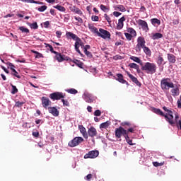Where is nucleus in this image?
I'll list each match as a JSON object with an SVG mask.
<instances>
[{"mask_svg":"<svg viewBox=\"0 0 181 181\" xmlns=\"http://www.w3.org/2000/svg\"><path fill=\"white\" fill-rule=\"evenodd\" d=\"M164 111H166L168 114H163V112L160 110V109H158L156 107H152L151 111L154 112V114H157V115H160L161 117H164L165 118V120L167 122L170 124V125H172L173 127L175 124V121H173V112L168 109L165 106L163 107Z\"/></svg>","mask_w":181,"mask_h":181,"instance_id":"obj_1","label":"nucleus"},{"mask_svg":"<svg viewBox=\"0 0 181 181\" xmlns=\"http://www.w3.org/2000/svg\"><path fill=\"white\" fill-rule=\"evenodd\" d=\"M156 64L155 63L146 62L142 64L141 70L147 74H155L156 73Z\"/></svg>","mask_w":181,"mask_h":181,"instance_id":"obj_2","label":"nucleus"},{"mask_svg":"<svg viewBox=\"0 0 181 181\" xmlns=\"http://www.w3.org/2000/svg\"><path fill=\"white\" fill-rule=\"evenodd\" d=\"M170 78H164L160 81L161 88L163 90H169L170 88H175V84L173 82H170Z\"/></svg>","mask_w":181,"mask_h":181,"instance_id":"obj_3","label":"nucleus"},{"mask_svg":"<svg viewBox=\"0 0 181 181\" xmlns=\"http://www.w3.org/2000/svg\"><path fill=\"white\" fill-rule=\"evenodd\" d=\"M82 98L86 103H88L89 104L94 103V101L97 100V97L88 92H84V93L82 95Z\"/></svg>","mask_w":181,"mask_h":181,"instance_id":"obj_4","label":"nucleus"},{"mask_svg":"<svg viewBox=\"0 0 181 181\" xmlns=\"http://www.w3.org/2000/svg\"><path fill=\"white\" fill-rule=\"evenodd\" d=\"M122 136L124 138H128V132L124 127H119L115 129V136L116 138H121Z\"/></svg>","mask_w":181,"mask_h":181,"instance_id":"obj_5","label":"nucleus"},{"mask_svg":"<svg viewBox=\"0 0 181 181\" xmlns=\"http://www.w3.org/2000/svg\"><path fill=\"white\" fill-rule=\"evenodd\" d=\"M83 141H84V139H83V137H80V136L75 137L74 139H72L68 143V145L71 148H74L78 145H80V144H81V142H83Z\"/></svg>","mask_w":181,"mask_h":181,"instance_id":"obj_6","label":"nucleus"},{"mask_svg":"<svg viewBox=\"0 0 181 181\" xmlns=\"http://www.w3.org/2000/svg\"><path fill=\"white\" fill-rule=\"evenodd\" d=\"M145 38L144 37H139L137 38V45H136V52H141L143 47H145Z\"/></svg>","mask_w":181,"mask_h":181,"instance_id":"obj_7","label":"nucleus"},{"mask_svg":"<svg viewBox=\"0 0 181 181\" xmlns=\"http://www.w3.org/2000/svg\"><path fill=\"white\" fill-rule=\"evenodd\" d=\"M136 23L139 25V26H141L144 32H149V27L148 26V23H146V21L141 19H139L136 21Z\"/></svg>","mask_w":181,"mask_h":181,"instance_id":"obj_8","label":"nucleus"},{"mask_svg":"<svg viewBox=\"0 0 181 181\" xmlns=\"http://www.w3.org/2000/svg\"><path fill=\"white\" fill-rule=\"evenodd\" d=\"M99 37H102V39H110L111 38V34L110 32L107 31V30H104L103 28L99 29V33L98 35Z\"/></svg>","mask_w":181,"mask_h":181,"instance_id":"obj_9","label":"nucleus"},{"mask_svg":"<svg viewBox=\"0 0 181 181\" xmlns=\"http://www.w3.org/2000/svg\"><path fill=\"white\" fill-rule=\"evenodd\" d=\"M100 155L98 151H90L84 156V159H95Z\"/></svg>","mask_w":181,"mask_h":181,"instance_id":"obj_10","label":"nucleus"},{"mask_svg":"<svg viewBox=\"0 0 181 181\" xmlns=\"http://www.w3.org/2000/svg\"><path fill=\"white\" fill-rule=\"evenodd\" d=\"M49 98L51 100H53V101H55V100H62V98H64V95H63V93L62 92H54L49 95Z\"/></svg>","mask_w":181,"mask_h":181,"instance_id":"obj_11","label":"nucleus"},{"mask_svg":"<svg viewBox=\"0 0 181 181\" xmlns=\"http://www.w3.org/2000/svg\"><path fill=\"white\" fill-rule=\"evenodd\" d=\"M80 46H83V42H81V39L75 42L74 47L76 52L80 54L81 57H84V54H83V53H81L80 51Z\"/></svg>","mask_w":181,"mask_h":181,"instance_id":"obj_12","label":"nucleus"},{"mask_svg":"<svg viewBox=\"0 0 181 181\" xmlns=\"http://www.w3.org/2000/svg\"><path fill=\"white\" fill-rule=\"evenodd\" d=\"M126 74L129 77L130 80H132V81L133 83H135L138 86V87H141V86H142L141 82H139V81H138V78H136V77L134 76V75L131 74L128 71H126Z\"/></svg>","mask_w":181,"mask_h":181,"instance_id":"obj_13","label":"nucleus"},{"mask_svg":"<svg viewBox=\"0 0 181 181\" xmlns=\"http://www.w3.org/2000/svg\"><path fill=\"white\" fill-rule=\"evenodd\" d=\"M48 111L49 114L53 115V117H59V112L56 107H49Z\"/></svg>","mask_w":181,"mask_h":181,"instance_id":"obj_14","label":"nucleus"},{"mask_svg":"<svg viewBox=\"0 0 181 181\" xmlns=\"http://www.w3.org/2000/svg\"><path fill=\"white\" fill-rule=\"evenodd\" d=\"M66 36L68 37V39H73L75 40V42L79 41L81 40L78 36L71 32H66Z\"/></svg>","mask_w":181,"mask_h":181,"instance_id":"obj_15","label":"nucleus"},{"mask_svg":"<svg viewBox=\"0 0 181 181\" xmlns=\"http://www.w3.org/2000/svg\"><path fill=\"white\" fill-rule=\"evenodd\" d=\"M116 76L117 77L116 80H117L119 83H122V84H127V86L129 85V83H128V81L124 79V75H122V74H117Z\"/></svg>","mask_w":181,"mask_h":181,"instance_id":"obj_16","label":"nucleus"},{"mask_svg":"<svg viewBox=\"0 0 181 181\" xmlns=\"http://www.w3.org/2000/svg\"><path fill=\"white\" fill-rule=\"evenodd\" d=\"M42 106L44 107V108H47V107L49 105H50V104H52V102L50 101V100L48 98L42 97Z\"/></svg>","mask_w":181,"mask_h":181,"instance_id":"obj_17","label":"nucleus"},{"mask_svg":"<svg viewBox=\"0 0 181 181\" xmlns=\"http://www.w3.org/2000/svg\"><path fill=\"white\" fill-rule=\"evenodd\" d=\"M88 134L91 138H94V136H97V129H95L94 127H90L88 130Z\"/></svg>","mask_w":181,"mask_h":181,"instance_id":"obj_18","label":"nucleus"},{"mask_svg":"<svg viewBox=\"0 0 181 181\" xmlns=\"http://www.w3.org/2000/svg\"><path fill=\"white\" fill-rule=\"evenodd\" d=\"M56 54V58H57V60L59 62H64V60H69V57L59 53V52H57Z\"/></svg>","mask_w":181,"mask_h":181,"instance_id":"obj_19","label":"nucleus"},{"mask_svg":"<svg viewBox=\"0 0 181 181\" xmlns=\"http://www.w3.org/2000/svg\"><path fill=\"white\" fill-rule=\"evenodd\" d=\"M167 59L170 64H175L176 63V56L173 54H168Z\"/></svg>","mask_w":181,"mask_h":181,"instance_id":"obj_20","label":"nucleus"},{"mask_svg":"<svg viewBox=\"0 0 181 181\" xmlns=\"http://www.w3.org/2000/svg\"><path fill=\"white\" fill-rule=\"evenodd\" d=\"M124 22H125V17H122L118 20V23L117 25V29L121 30L124 28Z\"/></svg>","mask_w":181,"mask_h":181,"instance_id":"obj_21","label":"nucleus"},{"mask_svg":"<svg viewBox=\"0 0 181 181\" xmlns=\"http://www.w3.org/2000/svg\"><path fill=\"white\" fill-rule=\"evenodd\" d=\"M173 88L170 90V93H171L173 97H177L179 95V94H180L179 87H177V86L175 87L174 86V88Z\"/></svg>","mask_w":181,"mask_h":181,"instance_id":"obj_22","label":"nucleus"},{"mask_svg":"<svg viewBox=\"0 0 181 181\" xmlns=\"http://www.w3.org/2000/svg\"><path fill=\"white\" fill-rule=\"evenodd\" d=\"M78 129H79L81 134H82L83 138L87 139V138H88V134H87V131L86 130L84 127L83 125H79L78 126Z\"/></svg>","mask_w":181,"mask_h":181,"instance_id":"obj_23","label":"nucleus"},{"mask_svg":"<svg viewBox=\"0 0 181 181\" xmlns=\"http://www.w3.org/2000/svg\"><path fill=\"white\" fill-rule=\"evenodd\" d=\"M162 37H163V35L160 33H153L151 36V39H153V40H158L159 39H162Z\"/></svg>","mask_w":181,"mask_h":181,"instance_id":"obj_24","label":"nucleus"},{"mask_svg":"<svg viewBox=\"0 0 181 181\" xmlns=\"http://www.w3.org/2000/svg\"><path fill=\"white\" fill-rule=\"evenodd\" d=\"M115 11H119L120 12H125L127 9L125 8V6L124 5H117L115 6Z\"/></svg>","mask_w":181,"mask_h":181,"instance_id":"obj_25","label":"nucleus"},{"mask_svg":"<svg viewBox=\"0 0 181 181\" xmlns=\"http://www.w3.org/2000/svg\"><path fill=\"white\" fill-rule=\"evenodd\" d=\"M151 22L153 26H156V25L157 26H159L160 25V20L158 18H151Z\"/></svg>","mask_w":181,"mask_h":181,"instance_id":"obj_26","label":"nucleus"},{"mask_svg":"<svg viewBox=\"0 0 181 181\" xmlns=\"http://www.w3.org/2000/svg\"><path fill=\"white\" fill-rule=\"evenodd\" d=\"M130 59L132 60L133 62H135V63H138L139 64H140V66H142L143 63L142 61L137 57H131Z\"/></svg>","mask_w":181,"mask_h":181,"instance_id":"obj_27","label":"nucleus"},{"mask_svg":"<svg viewBox=\"0 0 181 181\" xmlns=\"http://www.w3.org/2000/svg\"><path fill=\"white\" fill-rule=\"evenodd\" d=\"M71 11L72 12H75V13H77V15H80V16H81V15H83V11H81V10H80V8L76 7V6H74Z\"/></svg>","mask_w":181,"mask_h":181,"instance_id":"obj_28","label":"nucleus"},{"mask_svg":"<svg viewBox=\"0 0 181 181\" xmlns=\"http://www.w3.org/2000/svg\"><path fill=\"white\" fill-rule=\"evenodd\" d=\"M53 8H54V9H57V11H59V12H66V8L63 6L58 4L57 6H54Z\"/></svg>","mask_w":181,"mask_h":181,"instance_id":"obj_29","label":"nucleus"},{"mask_svg":"<svg viewBox=\"0 0 181 181\" xmlns=\"http://www.w3.org/2000/svg\"><path fill=\"white\" fill-rule=\"evenodd\" d=\"M127 32L132 36H136V31H135V30L132 28H127Z\"/></svg>","mask_w":181,"mask_h":181,"instance_id":"obj_30","label":"nucleus"},{"mask_svg":"<svg viewBox=\"0 0 181 181\" xmlns=\"http://www.w3.org/2000/svg\"><path fill=\"white\" fill-rule=\"evenodd\" d=\"M28 26H30V28L31 29H35V30H36V29H38V28H39V25H37V22H35V23H28Z\"/></svg>","mask_w":181,"mask_h":181,"instance_id":"obj_31","label":"nucleus"},{"mask_svg":"<svg viewBox=\"0 0 181 181\" xmlns=\"http://www.w3.org/2000/svg\"><path fill=\"white\" fill-rule=\"evenodd\" d=\"M111 124V122L110 121H107L105 122H103L100 124V128H108V127H110V125Z\"/></svg>","mask_w":181,"mask_h":181,"instance_id":"obj_32","label":"nucleus"},{"mask_svg":"<svg viewBox=\"0 0 181 181\" xmlns=\"http://www.w3.org/2000/svg\"><path fill=\"white\" fill-rule=\"evenodd\" d=\"M66 93H69V94H74V95H76L77 94V93H78V91L75 88L66 89Z\"/></svg>","mask_w":181,"mask_h":181,"instance_id":"obj_33","label":"nucleus"},{"mask_svg":"<svg viewBox=\"0 0 181 181\" xmlns=\"http://www.w3.org/2000/svg\"><path fill=\"white\" fill-rule=\"evenodd\" d=\"M156 63L158 66H162V63H163V57H162L161 56H158Z\"/></svg>","mask_w":181,"mask_h":181,"instance_id":"obj_34","label":"nucleus"},{"mask_svg":"<svg viewBox=\"0 0 181 181\" xmlns=\"http://www.w3.org/2000/svg\"><path fill=\"white\" fill-rule=\"evenodd\" d=\"M11 94L15 95L18 93V88H16L13 84L11 83Z\"/></svg>","mask_w":181,"mask_h":181,"instance_id":"obj_35","label":"nucleus"},{"mask_svg":"<svg viewBox=\"0 0 181 181\" xmlns=\"http://www.w3.org/2000/svg\"><path fill=\"white\" fill-rule=\"evenodd\" d=\"M19 30H21L23 33H29L30 30L29 29L25 28L24 26L19 27Z\"/></svg>","mask_w":181,"mask_h":181,"instance_id":"obj_36","label":"nucleus"},{"mask_svg":"<svg viewBox=\"0 0 181 181\" xmlns=\"http://www.w3.org/2000/svg\"><path fill=\"white\" fill-rule=\"evenodd\" d=\"M11 71V74L12 76H14V77H17V78H21V75H19V73H18V71H16L15 69H13Z\"/></svg>","mask_w":181,"mask_h":181,"instance_id":"obj_37","label":"nucleus"},{"mask_svg":"<svg viewBox=\"0 0 181 181\" xmlns=\"http://www.w3.org/2000/svg\"><path fill=\"white\" fill-rule=\"evenodd\" d=\"M46 9H47V6H41L37 8V11H38L39 12H45Z\"/></svg>","mask_w":181,"mask_h":181,"instance_id":"obj_38","label":"nucleus"},{"mask_svg":"<svg viewBox=\"0 0 181 181\" xmlns=\"http://www.w3.org/2000/svg\"><path fill=\"white\" fill-rule=\"evenodd\" d=\"M46 47H49V51L51 52V53H54V54H57V52L54 51V49H53V47L51 45L47 44Z\"/></svg>","mask_w":181,"mask_h":181,"instance_id":"obj_39","label":"nucleus"},{"mask_svg":"<svg viewBox=\"0 0 181 181\" xmlns=\"http://www.w3.org/2000/svg\"><path fill=\"white\" fill-rule=\"evenodd\" d=\"M33 53L36 54V56H35L36 59H40V58L43 57V54H40V52H39L37 51H33Z\"/></svg>","mask_w":181,"mask_h":181,"instance_id":"obj_40","label":"nucleus"},{"mask_svg":"<svg viewBox=\"0 0 181 181\" xmlns=\"http://www.w3.org/2000/svg\"><path fill=\"white\" fill-rule=\"evenodd\" d=\"M129 67H130L131 69H134L135 70H136L139 67V65H138L135 63H130L129 64Z\"/></svg>","mask_w":181,"mask_h":181,"instance_id":"obj_41","label":"nucleus"},{"mask_svg":"<svg viewBox=\"0 0 181 181\" xmlns=\"http://www.w3.org/2000/svg\"><path fill=\"white\" fill-rule=\"evenodd\" d=\"M142 49H144V52L146 53V54H151V49L149 47H146V45L143 47Z\"/></svg>","mask_w":181,"mask_h":181,"instance_id":"obj_42","label":"nucleus"},{"mask_svg":"<svg viewBox=\"0 0 181 181\" xmlns=\"http://www.w3.org/2000/svg\"><path fill=\"white\" fill-rule=\"evenodd\" d=\"M100 9L101 11H103V12H107L108 11H110V8H108L106 6H105L104 4H101L100 5Z\"/></svg>","mask_w":181,"mask_h":181,"instance_id":"obj_43","label":"nucleus"},{"mask_svg":"<svg viewBox=\"0 0 181 181\" xmlns=\"http://www.w3.org/2000/svg\"><path fill=\"white\" fill-rule=\"evenodd\" d=\"M83 52L85 53V54L87 56V57H88L89 59H93V54H91L90 52V51L88 50H85L83 51Z\"/></svg>","mask_w":181,"mask_h":181,"instance_id":"obj_44","label":"nucleus"},{"mask_svg":"<svg viewBox=\"0 0 181 181\" xmlns=\"http://www.w3.org/2000/svg\"><path fill=\"white\" fill-rule=\"evenodd\" d=\"M125 138V139H126V141L127 142V144H129V145H135V144H133L132 143V140H131L130 139H129V135H127V137H124Z\"/></svg>","mask_w":181,"mask_h":181,"instance_id":"obj_45","label":"nucleus"},{"mask_svg":"<svg viewBox=\"0 0 181 181\" xmlns=\"http://www.w3.org/2000/svg\"><path fill=\"white\" fill-rule=\"evenodd\" d=\"M124 35L126 36V38L127 40L130 41L132 40V35L128 33H124Z\"/></svg>","mask_w":181,"mask_h":181,"instance_id":"obj_46","label":"nucleus"},{"mask_svg":"<svg viewBox=\"0 0 181 181\" xmlns=\"http://www.w3.org/2000/svg\"><path fill=\"white\" fill-rule=\"evenodd\" d=\"M91 21H93V22H98V21H100V18L97 16H92Z\"/></svg>","mask_w":181,"mask_h":181,"instance_id":"obj_47","label":"nucleus"},{"mask_svg":"<svg viewBox=\"0 0 181 181\" xmlns=\"http://www.w3.org/2000/svg\"><path fill=\"white\" fill-rule=\"evenodd\" d=\"M104 18H105L107 22H108V23H111V18H110V16L107 15V13L104 14Z\"/></svg>","mask_w":181,"mask_h":181,"instance_id":"obj_48","label":"nucleus"},{"mask_svg":"<svg viewBox=\"0 0 181 181\" xmlns=\"http://www.w3.org/2000/svg\"><path fill=\"white\" fill-rule=\"evenodd\" d=\"M95 117H100L101 115V111L100 110H97L94 112Z\"/></svg>","mask_w":181,"mask_h":181,"instance_id":"obj_49","label":"nucleus"},{"mask_svg":"<svg viewBox=\"0 0 181 181\" xmlns=\"http://www.w3.org/2000/svg\"><path fill=\"white\" fill-rule=\"evenodd\" d=\"M43 25H44V28H45V29H49V26L50 25V22L45 21L43 23Z\"/></svg>","mask_w":181,"mask_h":181,"instance_id":"obj_50","label":"nucleus"},{"mask_svg":"<svg viewBox=\"0 0 181 181\" xmlns=\"http://www.w3.org/2000/svg\"><path fill=\"white\" fill-rule=\"evenodd\" d=\"M21 2H25L27 4H35V0H19Z\"/></svg>","mask_w":181,"mask_h":181,"instance_id":"obj_51","label":"nucleus"},{"mask_svg":"<svg viewBox=\"0 0 181 181\" xmlns=\"http://www.w3.org/2000/svg\"><path fill=\"white\" fill-rule=\"evenodd\" d=\"M7 64L8 65V67H10L11 70L15 69V65L11 62H8Z\"/></svg>","mask_w":181,"mask_h":181,"instance_id":"obj_52","label":"nucleus"},{"mask_svg":"<svg viewBox=\"0 0 181 181\" xmlns=\"http://www.w3.org/2000/svg\"><path fill=\"white\" fill-rule=\"evenodd\" d=\"M90 175H92V177H95V179H97V171L93 170L90 172Z\"/></svg>","mask_w":181,"mask_h":181,"instance_id":"obj_53","label":"nucleus"},{"mask_svg":"<svg viewBox=\"0 0 181 181\" xmlns=\"http://www.w3.org/2000/svg\"><path fill=\"white\" fill-rule=\"evenodd\" d=\"M74 19L77 21L79 23H83V18L80 17L75 16Z\"/></svg>","mask_w":181,"mask_h":181,"instance_id":"obj_54","label":"nucleus"},{"mask_svg":"<svg viewBox=\"0 0 181 181\" xmlns=\"http://www.w3.org/2000/svg\"><path fill=\"white\" fill-rule=\"evenodd\" d=\"M91 177H93V175H91L90 173L87 176L85 177V180L90 181V180H91Z\"/></svg>","mask_w":181,"mask_h":181,"instance_id":"obj_55","label":"nucleus"},{"mask_svg":"<svg viewBox=\"0 0 181 181\" xmlns=\"http://www.w3.org/2000/svg\"><path fill=\"white\" fill-rule=\"evenodd\" d=\"M115 60H122V57L121 55H115L113 57Z\"/></svg>","mask_w":181,"mask_h":181,"instance_id":"obj_56","label":"nucleus"},{"mask_svg":"<svg viewBox=\"0 0 181 181\" xmlns=\"http://www.w3.org/2000/svg\"><path fill=\"white\" fill-rule=\"evenodd\" d=\"M113 15H114L116 18H118V16H121V15H122V13H121L120 12H118V11H114V12H113Z\"/></svg>","mask_w":181,"mask_h":181,"instance_id":"obj_57","label":"nucleus"},{"mask_svg":"<svg viewBox=\"0 0 181 181\" xmlns=\"http://www.w3.org/2000/svg\"><path fill=\"white\" fill-rule=\"evenodd\" d=\"M74 63H75V64H77L78 67H81L83 66V64L80 63L77 59L74 60Z\"/></svg>","mask_w":181,"mask_h":181,"instance_id":"obj_58","label":"nucleus"},{"mask_svg":"<svg viewBox=\"0 0 181 181\" xmlns=\"http://www.w3.org/2000/svg\"><path fill=\"white\" fill-rule=\"evenodd\" d=\"M62 101L64 105H65L66 107H69V101H67L64 99H62Z\"/></svg>","mask_w":181,"mask_h":181,"instance_id":"obj_59","label":"nucleus"},{"mask_svg":"<svg viewBox=\"0 0 181 181\" xmlns=\"http://www.w3.org/2000/svg\"><path fill=\"white\" fill-rule=\"evenodd\" d=\"M56 35L58 39H60L62 37V31H57Z\"/></svg>","mask_w":181,"mask_h":181,"instance_id":"obj_60","label":"nucleus"},{"mask_svg":"<svg viewBox=\"0 0 181 181\" xmlns=\"http://www.w3.org/2000/svg\"><path fill=\"white\" fill-rule=\"evenodd\" d=\"M90 47L89 45H86L85 46H83V52H85L86 50H90Z\"/></svg>","mask_w":181,"mask_h":181,"instance_id":"obj_61","label":"nucleus"},{"mask_svg":"<svg viewBox=\"0 0 181 181\" xmlns=\"http://www.w3.org/2000/svg\"><path fill=\"white\" fill-rule=\"evenodd\" d=\"M43 120L40 119H37L35 120V124H37V125H39V124H43Z\"/></svg>","mask_w":181,"mask_h":181,"instance_id":"obj_62","label":"nucleus"},{"mask_svg":"<svg viewBox=\"0 0 181 181\" xmlns=\"http://www.w3.org/2000/svg\"><path fill=\"white\" fill-rule=\"evenodd\" d=\"M176 125L178 129H181V120H179L178 122H177Z\"/></svg>","mask_w":181,"mask_h":181,"instance_id":"obj_63","label":"nucleus"},{"mask_svg":"<svg viewBox=\"0 0 181 181\" xmlns=\"http://www.w3.org/2000/svg\"><path fill=\"white\" fill-rule=\"evenodd\" d=\"M174 25H179V19H175L173 21Z\"/></svg>","mask_w":181,"mask_h":181,"instance_id":"obj_64","label":"nucleus"}]
</instances>
